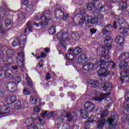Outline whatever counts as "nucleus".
<instances>
[{
    "instance_id": "f3484780",
    "label": "nucleus",
    "mask_w": 129,
    "mask_h": 129,
    "mask_svg": "<svg viewBox=\"0 0 129 129\" xmlns=\"http://www.w3.org/2000/svg\"><path fill=\"white\" fill-rule=\"evenodd\" d=\"M17 100V96H9L7 97L5 100L7 104H12Z\"/></svg>"
},
{
    "instance_id": "a878e982",
    "label": "nucleus",
    "mask_w": 129,
    "mask_h": 129,
    "mask_svg": "<svg viewBox=\"0 0 129 129\" xmlns=\"http://www.w3.org/2000/svg\"><path fill=\"white\" fill-rule=\"evenodd\" d=\"M14 106L16 108V109L17 110L21 109V108H25V104L23 103H22L20 101L15 103Z\"/></svg>"
},
{
    "instance_id": "f704fd0d",
    "label": "nucleus",
    "mask_w": 129,
    "mask_h": 129,
    "mask_svg": "<svg viewBox=\"0 0 129 129\" xmlns=\"http://www.w3.org/2000/svg\"><path fill=\"white\" fill-rule=\"evenodd\" d=\"M92 18L93 17L91 16H87L84 18L83 17V23H84V21H86L87 23L91 24Z\"/></svg>"
},
{
    "instance_id": "09e8293b",
    "label": "nucleus",
    "mask_w": 129,
    "mask_h": 129,
    "mask_svg": "<svg viewBox=\"0 0 129 129\" xmlns=\"http://www.w3.org/2000/svg\"><path fill=\"white\" fill-rule=\"evenodd\" d=\"M122 120L123 122H125V123H126V122L129 121V116L128 115L124 116L122 118Z\"/></svg>"
},
{
    "instance_id": "13d9d810",
    "label": "nucleus",
    "mask_w": 129,
    "mask_h": 129,
    "mask_svg": "<svg viewBox=\"0 0 129 129\" xmlns=\"http://www.w3.org/2000/svg\"><path fill=\"white\" fill-rule=\"evenodd\" d=\"M27 26L28 27V30L29 32H32V26H31V22H28Z\"/></svg>"
},
{
    "instance_id": "603ef678",
    "label": "nucleus",
    "mask_w": 129,
    "mask_h": 129,
    "mask_svg": "<svg viewBox=\"0 0 129 129\" xmlns=\"http://www.w3.org/2000/svg\"><path fill=\"white\" fill-rule=\"evenodd\" d=\"M72 39H74V40H75L76 41L77 40H78V38H79V36H78V34H76L75 33H73L72 34Z\"/></svg>"
},
{
    "instance_id": "4d7b16f0",
    "label": "nucleus",
    "mask_w": 129,
    "mask_h": 129,
    "mask_svg": "<svg viewBox=\"0 0 129 129\" xmlns=\"http://www.w3.org/2000/svg\"><path fill=\"white\" fill-rule=\"evenodd\" d=\"M62 20L63 21H66L67 20V18L68 17H69V15L66 13H63V15H62Z\"/></svg>"
},
{
    "instance_id": "a19ab883",
    "label": "nucleus",
    "mask_w": 129,
    "mask_h": 129,
    "mask_svg": "<svg viewBox=\"0 0 129 129\" xmlns=\"http://www.w3.org/2000/svg\"><path fill=\"white\" fill-rule=\"evenodd\" d=\"M7 14H6V11L3 10L0 12V19H2L4 20V19H6Z\"/></svg>"
},
{
    "instance_id": "6e6552de",
    "label": "nucleus",
    "mask_w": 129,
    "mask_h": 129,
    "mask_svg": "<svg viewBox=\"0 0 129 129\" xmlns=\"http://www.w3.org/2000/svg\"><path fill=\"white\" fill-rule=\"evenodd\" d=\"M64 117H67L68 121H71V120L73 119V115H72L70 113L68 112L66 116L64 114H62L60 117L57 119L56 121H57V122H59L57 123V125H59L60 123H62L63 120L64 119Z\"/></svg>"
},
{
    "instance_id": "c03bdc74",
    "label": "nucleus",
    "mask_w": 129,
    "mask_h": 129,
    "mask_svg": "<svg viewBox=\"0 0 129 129\" xmlns=\"http://www.w3.org/2000/svg\"><path fill=\"white\" fill-rule=\"evenodd\" d=\"M97 10L98 12H104L105 11V8L101 5H99L97 8Z\"/></svg>"
},
{
    "instance_id": "2f4dec72",
    "label": "nucleus",
    "mask_w": 129,
    "mask_h": 129,
    "mask_svg": "<svg viewBox=\"0 0 129 129\" xmlns=\"http://www.w3.org/2000/svg\"><path fill=\"white\" fill-rule=\"evenodd\" d=\"M120 75L122 77H125L126 78H127L129 76V70H125L124 71L122 72Z\"/></svg>"
},
{
    "instance_id": "ddd939ff",
    "label": "nucleus",
    "mask_w": 129,
    "mask_h": 129,
    "mask_svg": "<svg viewBox=\"0 0 129 129\" xmlns=\"http://www.w3.org/2000/svg\"><path fill=\"white\" fill-rule=\"evenodd\" d=\"M74 23H76V24H82L83 23V16L81 14H77L73 18Z\"/></svg>"
},
{
    "instance_id": "4be33fe9",
    "label": "nucleus",
    "mask_w": 129,
    "mask_h": 129,
    "mask_svg": "<svg viewBox=\"0 0 129 129\" xmlns=\"http://www.w3.org/2000/svg\"><path fill=\"white\" fill-rule=\"evenodd\" d=\"M110 29H111V25L109 24L106 25L102 30V34L103 35H106L110 31Z\"/></svg>"
},
{
    "instance_id": "1a4fd4ad",
    "label": "nucleus",
    "mask_w": 129,
    "mask_h": 129,
    "mask_svg": "<svg viewBox=\"0 0 129 129\" xmlns=\"http://www.w3.org/2000/svg\"><path fill=\"white\" fill-rule=\"evenodd\" d=\"M111 118H109L107 120L108 123L109 124V129H115L116 128V125L117 123L115 121H114V119L113 117L115 116V115H113V112L111 113Z\"/></svg>"
},
{
    "instance_id": "052dcab7",
    "label": "nucleus",
    "mask_w": 129,
    "mask_h": 129,
    "mask_svg": "<svg viewBox=\"0 0 129 129\" xmlns=\"http://www.w3.org/2000/svg\"><path fill=\"white\" fill-rule=\"evenodd\" d=\"M90 32L92 34V35H93V34H95V33H96V32H97V29L92 28L90 30Z\"/></svg>"
},
{
    "instance_id": "9d476101",
    "label": "nucleus",
    "mask_w": 129,
    "mask_h": 129,
    "mask_svg": "<svg viewBox=\"0 0 129 129\" xmlns=\"http://www.w3.org/2000/svg\"><path fill=\"white\" fill-rule=\"evenodd\" d=\"M88 111L85 110V109H82L81 111H79L78 109L76 110L75 112H73V114H75V116L77 117L79 116V114H81V116H82L83 118H87L89 115L88 114Z\"/></svg>"
},
{
    "instance_id": "cd10ccee",
    "label": "nucleus",
    "mask_w": 129,
    "mask_h": 129,
    "mask_svg": "<svg viewBox=\"0 0 129 129\" xmlns=\"http://www.w3.org/2000/svg\"><path fill=\"white\" fill-rule=\"evenodd\" d=\"M89 84H90L93 88H96V87H98L99 83L97 80H91Z\"/></svg>"
},
{
    "instance_id": "ea45409f",
    "label": "nucleus",
    "mask_w": 129,
    "mask_h": 129,
    "mask_svg": "<svg viewBox=\"0 0 129 129\" xmlns=\"http://www.w3.org/2000/svg\"><path fill=\"white\" fill-rule=\"evenodd\" d=\"M13 24V20L11 19H7L5 21V27L6 28H9V26H11Z\"/></svg>"
},
{
    "instance_id": "f8f14e48",
    "label": "nucleus",
    "mask_w": 129,
    "mask_h": 129,
    "mask_svg": "<svg viewBox=\"0 0 129 129\" xmlns=\"http://www.w3.org/2000/svg\"><path fill=\"white\" fill-rule=\"evenodd\" d=\"M7 88L11 90L12 92H16L18 89V84L17 83L10 82L7 85Z\"/></svg>"
},
{
    "instance_id": "680f3d73",
    "label": "nucleus",
    "mask_w": 129,
    "mask_h": 129,
    "mask_svg": "<svg viewBox=\"0 0 129 129\" xmlns=\"http://www.w3.org/2000/svg\"><path fill=\"white\" fill-rule=\"evenodd\" d=\"M5 57H6V55L4 53V52L0 51V59H4Z\"/></svg>"
},
{
    "instance_id": "79ce46f5",
    "label": "nucleus",
    "mask_w": 129,
    "mask_h": 129,
    "mask_svg": "<svg viewBox=\"0 0 129 129\" xmlns=\"http://www.w3.org/2000/svg\"><path fill=\"white\" fill-rule=\"evenodd\" d=\"M58 114V113H57V111H52L50 113H49L47 115V117L49 118V117H53V116H55V115H57Z\"/></svg>"
},
{
    "instance_id": "c9c22d12",
    "label": "nucleus",
    "mask_w": 129,
    "mask_h": 129,
    "mask_svg": "<svg viewBox=\"0 0 129 129\" xmlns=\"http://www.w3.org/2000/svg\"><path fill=\"white\" fill-rule=\"evenodd\" d=\"M104 62H108L109 63V65L108 66V67L106 69L107 71L108 72V74H109V71H108V70H107L109 67V64L110 63L111 66H112V69H114L115 68V66H116V64H115V62H114V61H112V60H110L109 61H104Z\"/></svg>"
},
{
    "instance_id": "7c9ffc66",
    "label": "nucleus",
    "mask_w": 129,
    "mask_h": 129,
    "mask_svg": "<svg viewBox=\"0 0 129 129\" xmlns=\"http://www.w3.org/2000/svg\"><path fill=\"white\" fill-rule=\"evenodd\" d=\"M14 53H15V52L13 49H8L6 51L7 56H8L9 57V59H10L11 58H12V57H13V55H14Z\"/></svg>"
},
{
    "instance_id": "58836bf2",
    "label": "nucleus",
    "mask_w": 129,
    "mask_h": 129,
    "mask_svg": "<svg viewBox=\"0 0 129 129\" xmlns=\"http://www.w3.org/2000/svg\"><path fill=\"white\" fill-rule=\"evenodd\" d=\"M48 24V20L41 21L39 22V25L41 27H43V28H46L47 27V25Z\"/></svg>"
},
{
    "instance_id": "bb28decb",
    "label": "nucleus",
    "mask_w": 129,
    "mask_h": 129,
    "mask_svg": "<svg viewBox=\"0 0 129 129\" xmlns=\"http://www.w3.org/2000/svg\"><path fill=\"white\" fill-rule=\"evenodd\" d=\"M127 6V4H126V2H125V1L121 2L119 5L120 11H124L126 9Z\"/></svg>"
},
{
    "instance_id": "b1692460",
    "label": "nucleus",
    "mask_w": 129,
    "mask_h": 129,
    "mask_svg": "<svg viewBox=\"0 0 129 129\" xmlns=\"http://www.w3.org/2000/svg\"><path fill=\"white\" fill-rule=\"evenodd\" d=\"M18 16V22H23V21L25 20V13H24L23 12L19 11Z\"/></svg>"
},
{
    "instance_id": "864d4df0",
    "label": "nucleus",
    "mask_w": 129,
    "mask_h": 129,
    "mask_svg": "<svg viewBox=\"0 0 129 129\" xmlns=\"http://www.w3.org/2000/svg\"><path fill=\"white\" fill-rule=\"evenodd\" d=\"M0 32L2 34H5L6 33V30H5V28L3 26V23L0 22Z\"/></svg>"
},
{
    "instance_id": "5701e85b",
    "label": "nucleus",
    "mask_w": 129,
    "mask_h": 129,
    "mask_svg": "<svg viewBox=\"0 0 129 129\" xmlns=\"http://www.w3.org/2000/svg\"><path fill=\"white\" fill-rule=\"evenodd\" d=\"M113 39L110 36H106L104 38L103 42L105 45H110L112 43Z\"/></svg>"
},
{
    "instance_id": "dca6fc26",
    "label": "nucleus",
    "mask_w": 129,
    "mask_h": 129,
    "mask_svg": "<svg viewBox=\"0 0 129 129\" xmlns=\"http://www.w3.org/2000/svg\"><path fill=\"white\" fill-rule=\"evenodd\" d=\"M66 58L68 59L69 61L66 63L67 66H69V62L70 63V65H72L73 64V59L74 58V55L71 53H69L66 54Z\"/></svg>"
},
{
    "instance_id": "338daca9",
    "label": "nucleus",
    "mask_w": 129,
    "mask_h": 129,
    "mask_svg": "<svg viewBox=\"0 0 129 129\" xmlns=\"http://www.w3.org/2000/svg\"><path fill=\"white\" fill-rule=\"evenodd\" d=\"M124 56H125V59L126 60L127 59H129V52H124Z\"/></svg>"
},
{
    "instance_id": "393cba45",
    "label": "nucleus",
    "mask_w": 129,
    "mask_h": 129,
    "mask_svg": "<svg viewBox=\"0 0 129 129\" xmlns=\"http://www.w3.org/2000/svg\"><path fill=\"white\" fill-rule=\"evenodd\" d=\"M116 43L118 45H122V43L124 41L123 36H118L115 38Z\"/></svg>"
},
{
    "instance_id": "6e6d98bb",
    "label": "nucleus",
    "mask_w": 129,
    "mask_h": 129,
    "mask_svg": "<svg viewBox=\"0 0 129 129\" xmlns=\"http://www.w3.org/2000/svg\"><path fill=\"white\" fill-rule=\"evenodd\" d=\"M63 129H70V125L68 123H64L62 126Z\"/></svg>"
},
{
    "instance_id": "de8ad7c7",
    "label": "nucleus",
    "mask_w": 129,
    "mask_h": 129,
    "mask_svg": "<svg viewBox=\"0 0 129 129\" xmlns=\"http://www.w3.org/2000/svg\"><path fill=\"white\" fill-rule=\"evenodd\" d=\"M99 20L96 17H94V18H92V21H91V24H95V25H97Z\"/></svg>"
},
{
    "instance_id": "473e14b6",
    "label": "nucleus",
    "mask_w": 129,
    "mask_h": 129,
    "mask_svg": "<svg viewBox=\"0 0 129 129\" xmlns=\"http://www.w3.org/2000/svg\"><path fill=\"white\" fill-rule=\"evenodd\" d=\"M126 66H127V63L124 61H120L118 65V67L120 69H124Z\"/></svg>"
},
{
    "instance_id": "f257e3e1",
    "label": "nucleus",
    "mask_w": 129,
    "mask_h": 129,
    "mask_svg": "<svg viewBox=\"0 0 129 129\" xmlns=\"http://www.w3.org/2000/svg\"><path fill=\"white\" fill-rule=\"evenodd\" d=\"M96 112L98 114V115H99V117H96L94 115H92L89 118L88 121L86 122L83 124L84 129H89L90 127V124L89 122H94L97 120H99L98 121L97 125L99 128L103 127L105 124L106 120L105 117L107 116L108 113V110H104L103 109H97L96 110Z\"/></svg>"
},
{
    "instance_id": "4c0bfd02",
    "label": "nucleus",
    "mask_w": 129,
    "mask_h": 129,
    "mask_svg": "<svg viewBox=\"0 0 129 129\" xmlns=\"http://www.w3.org/2000/svg\"><path fill=\"white\" fill-rule=\"evenodd\" d=\"M56 33V26H52L50 27L49 30V33L51 35H53V34H55Z\"/></svg>"
},
{
    "instance_id": "6ab92c4d",
    "label": "nucleus",
    "mask_w": 129,
    "mask_h": 129,
    "mask_svg": "<svg viewBox=\"0 0 129 129\" xmlns=\"http://www.w3.org/2000/svg\"><path fill=\"white\" fill-rule=\"evenodd\" d=\"M69 52H73L74 55H78V54H80L81 52L82 51V49L80 47H76L75 49H73V48H70L69 49Z\"/></svg>"
},
{
    "instance_id": "c85d7f7f",
    "label": "nucleus",
    "mask_w": 129,
    "mask_h": 129,
    "mask_svg": "<svg viewBox=\"0 0 129 129\" xmlns=\"http://www.w3.org/2000/svg\"><path fill=\"white\" fill-rule=\"evenodd\" d=\"M105 96H106V94H101L100 97H95L94 98V100H96V101H102V100L105 98Z\"/></svg>"
},
{
    "instance_id": "e433bc0d",
    "label": "nucleus",
    "mask_w": 129,
    "mask_h": 129,
    "mask_svg": "<svg viewBox=\"0 0 129 129\" xmlns=\"http://www.w3.org/2000/svg\"><path fill=\"white\" fill-rule=\"evenodd\" d=\"M20 44L21 43H20V39L18 38H15L12 43V45L13 47H16Z\"/></svg>"
},
{
    "instance_id": "49530a36",
    "label": "nucleus",
    "mask_w": 129,
    "mask_h": 129,
    "mask_svg": "<svg viewBox=\"0 0 129 129\" xmlns=\"http://www.w3.org/2000/svg\"><path fill=\"white\" fill-rule=\"evenodd\" d=\"M26 82L28 85H30V87H32V86H33V83L32 82V80H31V78H30V77H26Z\"/></svg>"
},
{
    "instance_id": "412c9836",
    "label": "nucleus",
    "mask_w": 129,
    "mask_h": 129,
    "mask_svg": "<svg viewBox=\"0 0 129 129\" xmlns=\"http://www.w3.org/2000/svg\"><path fill=\"white\" fill-rule=\"evenodd\" d=\"M54 17L55 19L57 20H60V19H62V17H63V12L61 10H56L54 12Z\"/></svg>"
},
{
    "instance_id": "3c124183",
    "label": "nucleus",
    "mask_w": 129,
    "mask_h": 129,
    "mask_svg": "<svg viewBox=\"0 0 129 129\" xmlns=\"http://www.w3.org/2000/svg\"><path fill=\"white\" fill-rule=\"evenodd\" d=\"M30 101L32 104H36L37 103V99L34 98L33 96H31L30 98Z\"/></svg>"
},
{
    "instance_id": "423d86ee",
    "label": "nucleus",
    "mask_w": 129,
    "mask_h": 129,
    "mask_svg": "<svg viewBox=\"0 0 129 129\" xmlns=\"http://www.w3.org/2000/svg\"><path fill=\"white\" fill-rule=\"evenodd\" d=\"M17 57L16 58V60L17 61V65L20 70V71H26V68L24 66V61H21V59L24 60L25 59V54L23 52L18 53H17Z\"/></svg>"
},
{
    "instance_id": "2eb2a0df",
    "label": "nucleus",
    "mask_w": 129,
    "mask_h": 129,
    "mask_svg": "<svg viewBox=\"0 0 129 129\" xmlns=\"http://www.w3.org/2000/svg\"><path fill=\"white\" fill-rule=\"evenodd\" d=\"M112 88L111 83H103L102 85V89L104 91H109Z\"/></svg>"
},
{
    "instance_id": "7ed1b4c3",
    "label": "nucleus",
    "mask_w": 129,
    "mask_h": 129,
    "mask_svg": "<svg viewBox=\"0 0 129 129\" xmlns=\"http://www.w3.org/2000/svg\"><path fill=\"white\" fill-rule=\"evenodd\" d=\"M111 48H112V46L111 45L99 47L97 49L96 53L98 56H100V55H101L102 58L109 59L110 55L108 54V52H109L110 50H111Z\"/></svg>"
},
{
    "instance_id": "c756f323",
    "label": "nucleus",
    "mask_w": 129,
    "mask_h": 129,
    "mask_svg": "<svg viewBox=\"0 0 129 129\" xmlns=\"http://www.w3.org/2000/svg\"><path fill=\"white\" fill-rule=\"evenodd\" d=\"M7 96V90L4 88H1L0 89V97L2 98L4 97H6Z\"/></svg>"
},
{
    "instance_id": "aec40b11",
    "label": "nucleus",
    "mask_w": 129,
    "mask_h": 129,
    "mask_svg": "<svg viewBox=\"0 0 129 129\" xmlns=\"http://www.w3.org/2000/svg\"><path fill=\"white\" fill-rule=\"evenodd\" d=\"M86 61H87V56L84 53H82L78 58V61L82 64L86 63Z\"/></svg>"
},
{
    "instance_id": "20e7f679",
    "label": "nucleus",
    "mask_w": 129,
    "mask_h": 129,
    "mask_svg": "<svg viewBox=\"0 0 129 129\" xmlns=\"http://www.w3.org/2000/svg\"><path fill=\"white\" fill-rule=\"evenodd\" d=\"M4 64L6 65L4 66L2 64H0V73L5 71V76L6 78H12L14 76L13 71L11 69L8 68V65H10L11 62H9V60L7 59L6 60L4 61Z\"/></svg>"
},
{
    "instance_id": "69168bd1",
    "label": "nucleus",
    "mask_w": 129,
    "mask_h": 129,
    "mask_svg": "<svg viewBox=\"0 0 129 129\" xmlns=\"http://www.w3.org/2000/svg\"><path fill=\"white\" fill-rule=\"evenodd\" d=\"M80 14H79L82 16V15H84L86 13V10L85 9H82L80 10Z\"/></svg>"
},
{
    "instance_id": "774afa93",
    "label": "nucleus",
    "mask_w": 129,
    "mask_h": 129,
    "mask_svg": "<svg viewBox=\"0 0 129 129\" xmlns=\"http://www.w3.org/2000/svg\"><path fill=\"white\" fill-rule=\"evenodd\" d=\"M72 129H79V125L74 124L72 126Z\"/></svg>"
},
{
    "instance_id": "37998d69",
    "label": "nucleus",
    "mask_w": 129,
    "mask_h": 129,
    "mask_svg": "<svg viewBox=\"0 0 129 129\" xmlns=\"http://www.w3.org/2000/svg\"><path fill=\"white\" fill-rule=\"evenodd\" d=\"M23 93L24 95H30L31 93V90L28 88H25L23 89Z\"/></svg>"
},
{
    "instance_id": "0eeeda50",
    "label": "nucleus",
    "mask_w": 129,
    "mask_h": 129,
    "mask_svg": "<svg viewBox=\"0 0 129 129\" xmlns=\"http://www.w3.org/2000/svg\"><path fill=\"white\" fill-rule=\"evenodd\" d=\"M116 20L119 25L118 27L119 28V31H120V32L122 34L126 33V30L124 29V27H125V21H124V18L122 17H117Z\"/></svg>"
},
{
    "instance_id": "5fc2aeb1",
    "label": "nucleus",
    "mask_w": 129,
    "mask_h": 129,
    "mask_svg": "<svg viewBox=\"0 0 129 129\" xmlns=\"http://www.w3.org/2000/svg\"><path fill=\"white\" fill-rule=\"evenodd\" d=\"M25 123L26 124H28L29 126L31 125L32 123H33V121L31 118H28L26 119Z\"/></svg>"
},
{
    "instance_id": "bf43d9fd",
    "label": "nucleus",
    "mask_w": 129,
    "mask_h": 129,
    "mask_svg": "<svg viewBox=\"0 0 129 129\" xmlns=\"http://www.w3.org/2000/svg\"><path fill=\"white\" fill-rule=\"evenodd\" d=\"M37 119L40 121L41 124H44V123H45V121L43 119H41L39 116H37Z\"/></svg>"
},
{
    "instance_id": "a211bd4d",
    "label": "nucleus",
    "mask_w": 129,
    "mask_h": 129,
    "mask_svg": "<svg viewBox=\"0 0 129 129\" xmlns=\"http://www.w3.org/2000/svg\"><path fill=\"white\" fill-rule=\"evenodd\" d=\"M93 15L94 16L95 18H96L99 20V22H101L103 21L104 19V16L98 12H95L93 13Z\"/></svg>"
},
{
    "instance_id": "a18cd8bd",
    "label": "nucleus",
    "mask_w": 129,
    "mask_h": 129,
    "mask_svg": "<svg viewBox=\"0 0 129 129\" xmlns=\"http://www.w3.org/2000/svg\"><path fill=\"white\" fill-rule=\"evenodd\" d=\"M93 8H94V4L93 3H89L87 5V9L89 11H92V10H93Z\"/></svg>"
},
{
    "instance_id": "0e129e2a",
    "label": "nucleus",
    "mask_w": 129,
    "mask_h": 129,
    "mask_svg": "<svg viewBox=\"0 0 129 129\" xmlns=\"http://www.w3.org/2000/svg\"><path fill=\"white\" fill-rule=\"evenodd\" d=\"M111 3H112L113 4H118V3H120L121 2V0H110Z\"/></svg>"
},
{
    "instance_id": "72a5a7b5",
    "label": "nucleus",
    "mask_w": 129,
    "mask_h": 129,
    "mask_svg": "<svg viewBox=\"0 0 129 129\" xmlns=\"http://www.w3.org/2000/svg\"><path fill=\"white\" fill-rule=\"evenodd\" d=\"M35 9V7L33 4L29 5L25 9L26 12L27 13H31L33 10Z\"/></svg>"
},
{
    "instance_id": "e2e57ef3",
    "label": "nucleus",
    "mask_w": 129,
    "mask_h": 129,
    "mask_svg": "<svg viewBox=\"0 0 129 129\" xmlns=\"http://www.w3.org/2000/svg\"><path fill=\"white\" fill-rule=\"evenodd\" d=\"M63 33L62 32H58L57 34V37L58 39H60L61 38H63Z\"/></svg>"
},
{
    "instance_id": "9b49d317",
    "label": "nucleus",
    "mask_w": 129,
    "mask_h": 129,
    "mask_svg": "<svg viewBox=\"0 0 129 129\" xmlns=\"http://www.w3.org/2000/svg\"><path fill=\"white\" fill-rule=\"evenodd\" d=\"M85 108L88 112H92L94 110L95 106L91 102H87L84 104Z\"/></svg>"
},
{
    "instance_id": "39448f33",
    "label": "nucleus",
    "mask_w": 129,
    "mask_h": 129,
    "mask_svg": "<svg viewBox=\"0 0 129 129\" xmlns=\"http://www.w3.org/2000/svg\"><path fill=\"white\" fill-rule=\"evenodd\" d=\"M36 20H44V21H49L52 18V13L49 10H45L43 14L38 13L35 16Z\"/></svg>"
},
{
    "instance_id": "4468645a",
    "label": "nucleus",
    "mask_w": 129,
    "mask_h": 129,
    "mask_svg": "<svg viewBox=\"0 0 129 129\" xmlns=\"http://www.w3.org/2000/svg\"><path fill=\"white\" fill-rule=\"evenodd\" d=\"M0 110V115H2V114L9 113V112H10V110H11V108L7 105H4L1 107Z\"/></svg>"
},
{
    "instance_id": "8fccbe9b",
    "label": "nucleus",
    "mask_w": 129,
    "mask_h": 129,
    "mask_svg": "<svg viewBox=\"0 0 129 129\" xmlns=\"http://www.w3.org/2000/svg\"><path fill=\"white\" fill-rule=\"evenodd\" d=\"M119 61H124L125 60V57L124 56V53H121L118 57Z\"/></svg>"
},
{
    "instance_id": "f03ea898",
    "label": "nucleus",
    "mask_w": 129,
    "mask_h": 129,
    "mask_svg": "<svg viewBox=\"0 0 129 129\" xmlns=\"http://www.w3.org/2000/svg\"><path fill=\"white\" fill-rule=\"evenodd\" d=\"M109 65V62L106 61L104 62L103 59L101 60L97 61L95 64L92 62L86 63L83 66V68L84 70L86 71H89L90 69H92V68H95V67H98V66H100V69L98 71V76H107L108 75V71L106 70L107 67Z\"/></svg>"
}]
</instances>
